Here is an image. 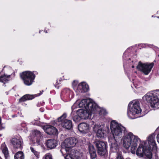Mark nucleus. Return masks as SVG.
Masks as SVG:
<instances>
[{"label":"nucleus","mask_w":159,"mask_h":159,"mask_svg":"<svg viewBox=\"0 0 159 159\" xmlns=\"http://www.w3.org/2000/svg\"><path fill=\"white\" fill-rule=\"evenodd\" d=\"M110 128L114 139L115 140L122 137L123 132L125 134V136L123 137V145L126 149L131 146V152L133 154L135 153L138 144L140 141V139L131 132L126 134L125 128L115 120L111 121Z\"/></svg>","instance_id":"f257e3e1"},{"label":"nucleus","mask_w":159,"mask_h":159,"mask_svg":"<svg viewBox=\"0 0 159 159\" xmlns=\"http://www.w3.org/2000/svg\"><path fill=\"white\" fill-rule=\"evenodd\" d=\"M143 99L144 101L150 103L152 107H157L159 105V99L157 96L153 93H148L143 97Z\"/></svg>","instance_id":"f03ea898"},{"label":"nucleus","mask_w":159,"mask_h":159,"mask_svg":"<svg viewBox=\"0 0 159 159\" xmlns=\"http://www.w3.org/2000/svg\"><path fill=\"white\" fill-rule=\"evenodd\" d=\"M80 107L85 108L86 110L93 112L97 108V104L92 101L90 99H84L82 100L79 103Z\"/></svg>","instance_id":"7ed1b4c3"},{"label":"nucleus","mask_w":159,"mask_h":159,"mask_svg":"<svg viewBox=\"0 0 159 159\" xmlns=\"http://www.w3.org/2000/svg\"><path fill=\"white\" fill-rule=\"evenodd\" d=\"M141 111V110L139 107V101H134L129 104L127 114L129 117H131V115H134L136 114H139Z\"/></svg>","instance_id":"20e7f679"},{"label":"nucleus","mask_w":159,"mask_h":159,"mask_svg":"<svg viewBox=\"0 0 159 159\" xmlns=\"http://www.w3.org/2000/svg\"><path fill=\"white\" fill-rule=\"evenodd\" d=\"M20 75L25 84L28 86L32 84L35 76L32 72L28 71L23 72Z\"/></svg>","instance_id":"39448f33"},{"label":"nucleus","mask_w":159,"mask_h":159,"mask_svg":"<svg viewBox=\"0 0 159 159\" xmlns=\"http://www.w3.org/2000/svg\"><path fill=\"white\" fill-rule=\"evenodd\" d=\"M77 142V140L75 137H70L66 139L62 144V146L64 148H62L60 151L62 153V151L65 150L66 152H68L71 148L74 147Z\"/></svg>","instance_id":"423d86ee"},{"label":"nucleus","mask_w":159,"mask_h":159,"mask_svg":"<svg viewBox=\"0 0 159 159\" xmlns=\"http://www.w3.org/2000/svg\"><path fill=\"white\" fill-rule=\"evenodd\" d=\"M136 154L140 157L145 156L146 159H151L152 157V154L149 149L146 146L143 145H140L136 152Z\"/></svg>","instance_id":"0eeeda50"},{"label":"nucleus","mask_w":159,"mask_h":159,"mask_svg":"<svg viewBox=\"0 0 159 159\" xmlns=\"http://www.w3.org/2000/svg\"><path fill=\"white\" fill-rule=\"evenodd\" d=\"M154 65V63L153 62L143 64L139 61L137 68L139 70L143 72L144 74L147 75L151 71Z\"/></svg>","instance_id":"6e6552de"},{"label":"nucleus","mask_w":159,"mask_h":159,"mask_svg":"<svg viewBox=\"0 0 159 159\" xmlns=\"http://www.w3.org/2000/svg\"><path fill=\"white\" fill-rule=\"evenodd\" d=\"M94 143L98 149V153L99 155L102 156L105 155L107 152V143L102 141H97Z\"/></svg>","instance_id":"1a4fd4ad"},{"label":"nucleus","mask_w":159,"mask_h":159,"mask_svg":"<svg viewBox=\"0 0 159 159\" xmlns=\"http://www.w3.org/2000/svg\"><path fill=\"white\" fill-rule=\"evenodd\" d=\"M103 125H95L93 127V131L96 133L97 137L102 138L104 137L105 131L103 128Z\"/></svg>","instance_id":"9d476101"},{"label":"nucleus","mask_w":159,"mask_h":159,"mask_svg":"<svg viewBox=\"0 0 159 159\" xmlns=\"http://www.w3.org/2000/svg\"><path fill=\"white\" fill-rule=\"evenodd\" d=\"M11 142L14 148L21 149L22 148L23 142L21 139L13 138L11 139Z\"/></svg>","instance_id":"9b49d317"},{"label":"nucleus","mask_w":159,"mask_h":159,"mask_svg":"<svg viewBox=\"0 0 159 159\" xmlns=\"http://www.w3.org/2000/svg\"><path fill=\"white\" fill-rule=\"evenodd\" d=\"M43 129L46 133L49 135H55L57 134V129L53 126L45 125L43 127Z\"/></svg>","instance_id":"f8f14e48"},{"label":"nucleus","mask_w":159,"mask_h":159,"mask_svg":"<svg viewBox=\"0 0 159 159\" xmlns=\"http://www.w3.org/2000/svg\"><path fill=\"white\" fill-rule=\"evenodd\" d=\"M77 112L78 116L81 117V119H86L88 118L89 115H91L93 112H91L90 111L83 109L79 110Z\"/></svg>","instance_id":"ddd939ff"},{"label":"nucleus","mask_w":159,"mask_h":159,"mask_svg":"<svg viewBox=\"0 0 159 159\" xmlns=\"http://www.w3.org/2000/svg\"><path fill=\"white\" fill-rule=\"evenodd\" d=\"M155 136V135L154 134H152L148 138V142L151 150H154L156 149V144L154 139Z\"/></svg>","instance_id":"4468645a"},{"label":"nucleus","mask_w":159,"mask_h":159,"mask_svg":"<svg viewBox=\"0 0 159 159\" xmlns=\"http://www.w3.org/2000/svg\"><path fill=\"white\" fill-rule=\"evenodd\" d=\"M78 128L80 132L84 134L87 133L89 129V125L84 123H80L78 125Z\"/></svg>","instance_id":"2eb2a0df"},{"label":"nucleus","mask_w":159,"mask_h":159,"mask_svg":"<svg viewBox=\"0 0 159 159\" xmlns=\"http://www.w3.org/2000/svg\"><path fill=\"white\" fill-rule=\"evenodd\" d=\"M43 91H42V92H40V93L37 94L35 95H30L26 94L22 97L20 99L19 102H24L28 100H30L33 99L36 97L40 95L42 93Z\"/></svg>","instance_id":"dca6fc26"},{"label":"nucleus","mask_w":159,"mask_h":159,"mask_svg":"<svg viewBox=\"0 0 159 159\" xmlns=\"http://www.w3.org/2000/svg\"><path fill=\"white\" fill-rule=\"evenodd\" d=\"M88 148L91 159H95L97 156V155L96 150L94 146L92 144L89 143L88 144Z\"/></svg>","instance_id":"f3484780"},{"label":"nucleus","mask_w":159,"mask_h":159,"mask_svg":"<svg viewBox=\"0 0 159 159\" xmlns=\"http://www.w3.org/2000/svg\"><path fill=\"white\" fill-rule=\"evenodd\" d=\"M77 89L80 93L85 92L89 89V86L85 82H82L78 85Z\"/></svg>","instance_id":"a211bd4d"},{"label":"nucleus","mask_w":159,"mask_h":159,"mask_svg":"<svg viewBox=\"0 0 159 159\" xmlns=\"http://www.w3.org/2000/svg\"><path fill=\"white\" fill-rule=\"evenodd\" d=\"M45 144L48 148L52 149L56 146L57 141L54 139H49L47 141Z\"/></svg>","instance_id":"6ab92c4d"},{"label":"nucleus","mask_w":159,"mask_h":159,"mask_svg":"<svg viewBox=\"0 0 159 159\" xmlns=\"http://www.w3.org/2000/svg\"><path fill=\"white\" fill-rule=\"evenodd\" d=\"M61 124L63 127L68 129H70L72 127V122L70 120H65Z\"/></svg>","instance_id":"aec40b11"},{"label":"nucleus","mask_w":159,"mask_h":159,"mask_svg":"<svg viewBox=\"0 0 159 159\" xmlns=\"http://www.w3.org/2000/svg\"><path fill=\"white\" fill-rule=\"evenodd\" d=\"M70 115L73 120L76 122H79L81 119V117L78 116V113L77 111L76 112L72 111Z\"/></svg>","instance_id":"412c9836"},{"label":"nucleus","mask_w":159,"mask_h":159,"mask_svg":"<svg viewBox=\"0 0 159 159\" xmlns=\"http://www.w3.org/2000/svg\"><path fill=\"white\" fill-rule=\"evenodd\" d=\"M32 136L35 138L36 142L39 143L40 141V139L41 137V134L40 132L38 130H34L32 133Z\"/></svg>","instance_id":"4be33fe9"},{"label":"nucleus","mask_w":159,"mask_h":159,"mask_svg":"<svg viewBox=\"0 0 159 159\" xmlns=\"http://www.w3.org/2000/svg\"><path fill=\"white\" fill-rule=\"evenodd\" d=\"M1 148L2 150V152L4 154L6 158L8 157H9L8 151L7 148L6 147L5 143H4L2 145Z\"/></svg>","instance_id":"5701e85b"},{"label":"nucleus","mask_w":159,"mask_h":159,"mask_svg":"<svg viewBox=\"0 0 159 159\" xmlns=\"http://www.w3.org/2000/svg\"><path fill=\"white\" fill-rule=\"evenodd\" d=\"M11 75H6L4 74L0 76V82L5 83L10 80Z\"/></svg>","instance_id":"b1692460"},{"label":"nucleus","mask_w":159,"mask_h":159,"mask_svg":"<svg viewBox=\"0 0 159 159\" xmlns=\"http://www.w3.org/2000/svg\"><path fill=\"white\" fill-rule=\"evenodd\" d=\"M15 159H24V155L22 152L19 151L14 155Z\"/></svg>","instance_id":"393cba45"},{"label":"nucleus","mask_w":159,"mask_h":159,"mask_svg":"<svg viewBox=\"0 0 159 159\" xmlns=\"http://www.w3.org/2000/svg\"><path fill=\"white\" fill-rule=\"evenodd\" d=\"M99 111V113L100 115H105L107 114V112L106 110L103 109H100L99 108L98 106L97 105V108H96V110L93 112V113H96V112Z\"/></svg>","instance_id":"a878e982"},{"label":"nucleus","mask_w":159,"mask_h":159,"mask_svg":"<svg viewBox=\"0 0 159 159\" xmlns=\"http://www.w3.org/2000/svg\"><path fill=\"white\" fill-rule=\"evenodd\" d=\"M118 138L115 140V141L113 143H111V148L114 152H116L118 150V146L117 143V140H118Z\"/></svg>","instance_id":"bb28decb"},{"label":"nucleus","mask_w":159,"mask_h":159,"mask_svg":"<svg viewBox=\"0 0 159 159\" xmlns=\"http://www.w3.org/2000/svg\"><path fill=\"white\" fill-rule=\"evenodd\" d=\"M78 151L76 150L72 149L70 151V154L73 156L74 158H76L78 157Z\"/></svg>","instance_id":"cd10ccee"},{"label":"nucleus","mask_w":159,"mask_h":159,"mask_svg":"<svg viewBox=\"0 0 159 159\" xmlns=\"http://www.w3.org/2000/svg\"><path fill=\"white\" fill-rule=\"evenodd\" d=\"M30 150L32 152L35 156L37 158L39 157V152L36 151L33 148L31 147L30 148Z\"/></svg>","instance_id":"c85d7f7f"},{"label":"nucleus","mask_w":159,"mask_h":159,"mask_svg":"<svg viewBox=\"0 0 159 159\" xmlns=\"http://www.w3.org/2000/svg\"><path fill=\"white\" fill-rule=\"evenodd\" d=\"M66 117V113H64L63 115L59 117L58 119V122H61V123H62V122L63 121H64L65 120H66L65 119Z\"/></svg>","instance_id":"c756f323"},{"label":"nucleus","mask_w":159,"mask_h":159,"mask_svg":"<svg viewBox=\"0 0 159 159\" xmlns=\"http://www.w3.org/2000/svg\"><path fill=\"white\" fill-rule=\"evenodd\" d=\"M66 117V113H64L63 115L59 117L58 119V122H61V123H62V122L63 121H64L65 120H66L65 119Z\"/></svg>","instance_id":"7c9ffc66"},{"label":"nucleus","mask_w":159,"mask_h":159,"mask_svg":"<svg viewBox=\"0 0 159 159\" xmlns=\"http://www.w3.org/2000/svg\"><path fill=\"white\" fill-rule=\"evenodd\" d=\"M65 158V159H75V158L70 154L67 155Z\"/></svg>","instance_id":"2f4dec72"},{"label":"nucleus","mask_w":159,"mask_h":159,"mask_svg":"<svg viewBox=\"0 0 159 159\" xmlns=\"http://www.w3.org/2000/svg\"><path fill=\"white\" fill-rule=\"evenodd\" d=\"M44 159H52V156L50 154H47L45 155V157Z\"/></svg>","instance_id":"473e14b6"},{"label":"nucleus","mask_w":159,"mask_h":159,"mask_svg":"<svg viewBox=\"0 0 159 159\" xmlns=\"http://www.w3.org/2000/svg\"><path fill=\"white\" fill-rule=\"evenodd\" d=\"M116 159H124L122 155L120 154H118Z\"/></svg>","instance_id":"72a5a7b5"},{"label":"nucleus","mask_w":159,"mask_h":159,"mask_svg":"<svg viewBox=\"0 0 159 159\" xmlns=\"http://www.w3.org/2000/svg\"><path fill=\"white\" fill-rule=\"evenodd\" d=\"M157 142L159 143V134H158L157 136Z\"/></svg>","instance_id":"f704fd0d"},{"label":"nucleus","mask_w":159,"mask_h":159,"mask_svg":"<svg viewBox=\"0 0 159 159\" xmlns=\"http://www.w3.org/2000/svg\"><path fill=\"white\" fill-rule=\"evenodd\" d=\"M8 69L9 70H11V68L10 67H9L8 68Z\"/></svg>","instance_id":"c9c22d12"},{"label":"nucleus","mask_w":159,"mask_h":159,"mask_svg":"<svg viewBox=\"0 0 159 159\" xmlns=\"http://www.w3.org/2000/svg\"><path fill=\"white\" fill-rule=\"evenodd\" d=\"M132 68H134V66H132Z\"/></svg>","instance_id":"e433bc0d"},{"label":"nucleus","mask_w":159,"mask_h":159,"mask_svg":"<svg viewBox=\"0 0 159 159\" xmlns=\"http://www.w3.org/2000/svg\"><path fill=\"white\" fill-rule=\"evenodd\" d=\"M32 159H38L37 158H32Z\"/></svg>","instance_id":"4c0bfd02"},{"label":"nucleus","mask_w":159,"mask_h":159,"mask_svg":"<svg viewBox=\"0 0 159 159\" xmlns=\"http://www.w3.org/2000/svg\"><path fill=\"white\" fill-rule=\"evenodd\" d=\"M5 66H4L3 68V69L2 70H4V68H5Z\"/></svg>","instance_id":"58836bf2"},{"label":"nucleus","mask_w":159,"mask_h":159,"mask_svg":"<svg viewBox=\"0 0 159 159\" xmlns=\"http://www.w3.org/2000/svg\"><path fill=\"white\" fill-rule=\"evenodd\" d=\"M0 159H2L0 157Z\"/></svg>","instance_id":"ea45409f"}]
</instances>
